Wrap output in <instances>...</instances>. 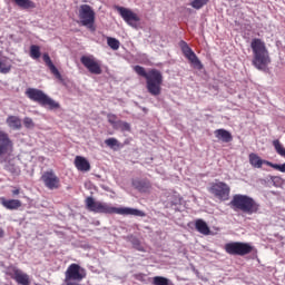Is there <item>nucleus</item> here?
<instances>
[{"instance_id":"4","label":"nucleus","mask_w":285,"mask_h":285,"mask_svg":"<svg viewBox=\"0 0 285 285\" xmlns=\"http://www.w3.org/2000/svg\"><path fill=\"white\" fill-rule=\"evenodd\" d=\"M229 204L232 208L242 210L246 215H255V213L259 212V204L248 195L236 194Z\"/></svg>"},{"instance_id":"8","label":"nucleus","mask_w":285,"mask_h":285,"mask_svg":"<svg viewBox=\"0 0 285 285\" xmlns=\"http://www.w3.org/2000/svg\"><path fill=\"white\" fill-rule=\"evenodd\" d=\"M225 250L228 255H238L239 257H244V255L253 253V247L248 243L234 242L227 243L225 245Z\"/></svg>"},{"instance_id":"33","label":"nucleus","mask_w":285,"mask_h":285,"mask_svg":"<svg viewBox=\"0 0 285 285\" xmlns=\"http://www.w3.org/2000/svg\"><path fill=\"white\" fill-rule=\"evenodd\" d=\"M107 119L109 121L110 125H112V128H117L119 120H117V115L115 114H109L107 115Z\"/></svg>"},{"instance_id":"29","label":"nucleus","mask_w":285,"mask_h":285,"mask_svg":"<svg viewBox=\"0 0 285 285\" xmlns=\"http://www.w3.org/2000/svg\"><path fill=\"white\" fill-rule=\"evenodd\" d=\"M208 1L209 0H190V6L195 10H202V8H204V6L208 3Z\"/></svg>"},{"instance_id":"17","label":"nucleus","mask_w":285,"mask_h":285,"mask_svg":"<svg viewBox=\"0 0 285 285\" xmlns=\"http://www.w3.org/2000/svg\"><path fill=\"white\" fill-rule=\"evenodd\" d=\"M1 205L7 208V210H19L21 208V200L19 199H6L0 198Z\"/></svg>"},{"instance_id":"15","label":"nucleus","mask_w":285,"mask_h":285,"mask_svg":"<svg viewBox=\"0 0 285 285\" xmlns=\"http://www.w3.org/2000/svg\"><path fill=\"white\" fill-rule=\"evenodd\" d=\"M12 279L19 285H30V276L19 268L13 269Z\"/></svg>"},{"instance_id":"28","label":"nucleus","mask_w":285,"mask_h":285,"mask_svg":"<svg viewBox=\"0 0 285 285\" xmlns=\"http://www.w3.org/2000/svg\"><path fill=\"white\" fill-rule=\"evenodd\" d=\"M30 57L31 59H39L41 57V48L37 45L30 47Z\"/></svg>"},{"instance_id":"40","label":"nucleus","mask_w":285,"mask_h":285,"mask_svg":"<svg viewBox=\"0 0 285 285\" xmlns=\"http://www.w3.org/2000/svg\"><path fill=\"white\" fill-rule=\"evenodd\" d=\"M12 195H19V189H14V190L12 191Z\"/></svg>"},{"instance_id":"19","label":"nucleus","mask_w":285,"mask_h":285,"mask_svg":"<svg viewBox=\"0 0 285 285\" xmlns=\"http://www.w3.org/2000/svg\"><path fill=\"white\" fill-rule=\"evenodd\" d=\"M214 135L216 139L224 141V144H229V141H233V135L226 129H216Z\"/></svg>"},{"instance_id":"26","label":"nucleus","mask_w":285,"mask_h":285,"mask_svg":"<svg viewBox=\"0 0 285 285\" xmlns=\"http://www.w3.org/2000/svg\"><path fill=\"white\" fill-rule=\"evenodd\" d=\"M2 52L0 51V57ZM12 70V65L6 63V60L0 59V73L8 75Z\"/></svg>"},{"instance_id":"36","label":"nucleus","mask_w":285,"mask_h":285,"mask_svg":"<svg viewBox=\"0 0 285 285\" xmlns=\"http://www.w3.org/2000/svg\"><path fill=\"white\" fill-rule=\"evenodd\" d=\"M24 128H32L35 126V121H32V118L24 117L23 118Z\"/></svg>"},{"instance_id":"32","label":"nucleus","mask_w":285,"mask_h":285,"mask_svg":"<svg viewBox=\"0 0 285 285\" xmlns=\"http://www.w3.org/2000/svg\"><path fill=\"white\" fill-rule=\"evenodd\" d=\"M273 146H274L277 155H281V157H285V148L282 145V142H279V140H274Z\"/></svg>"},{"instance_id":"5","label":"nucleus","mask_w":285,"mask_h":285,"mask_svg":"<svg viewBox=\"0 0 285 285\" xmlns=\"http://www.w3.org/2000/svg\"><path fill=\"white\" fill-rule=\"evenodd\" d=\"M26 96L31 101H36V104H39L40 106H48L49 110H59V108H61L59 102L50 98V96L46 95L41 89L28 88L26 90Z\"/></svg>"},{"instance_id":"39","label":"nucleus","mask_w":285,"mask_h":285,"mask_svg":"<svg viewBox=\"0 0 285 285\" xmlns=\"http://www.w3.org/2000/svg\"><path fill=\"white\" fill-rule=\"evenodd\" d=\"M6 232L3 230V228L0 227V239H2V237H4Z\"/></svg>"},{"instance_id":"12","label":"nucleus","mask_w":285,"mask_h":285,"mask_svg":"<svg viewBox=\"0 0 285 285\" xmlns=\"http://www.w3.org/2000/svg\"><path fill=\"white\" fill-rule=\"evenodd\" d=\"M80 62L85 66L91 75H101V61L97 60L95 56H82Z\"/></svg>"},{"instance_id":"6","label":"nucleus","mask_w":285,"mask_h":285,"mask_svg":"<svg viewBox=\"0 0 285 285\" xmlns=\"http://www.w3.org/2000/svg\"><path fill=\"white\" fill-rule=\"evenodd\" d=\"M78 17L80 19L81 26H85L89 30L95 31L96 13L92 7H90L89 4H81L79 7Z\"/></svg>"},{"instance_id":"18","label":"nucleus","mask_w":285,"mask_h":285,"mask_svg":"<svg viewBox=\"0 0 285 285\" xmlns=\"http://www.w3.org/2000/svg\"><path fill=\"white\" fill-rule=\"evenodd\" d=\"M75 166L80 173H88V170H90V163L82 156H77L75 158Z\"/></svg>"},{"instance_id":"10","label":"nucleus","mask_w":285,"mask_h":285,"mask_svg":"<svg viewBox=\"0 0 285 285\" xmlns=\"http://www.w3.org/2000/svg\"><path fill=\"white\" fill-rule=\"evenodd\" d=\"M116 10L127 26H130L131 28H137L139 26L141 18H139V14L135 13L131 9L116 7Z\"/></svg>"},{"instance_id":"3","label":"nucleus","mask_w":285,"mask_h":285,"mask_svg":"<svg viewBox=\"0 0 285 285\" xmlns=\"http://www.w3.org/2000/svg\"><path fill=\"white\" fill-rule=\"evenodd\" d=\"M250 48L253 51V66L257 70H266L268 63H271V56L268 55V49L266 48V42L259 38H254L250 42Z\"/></svg>"},{"instance_id":"14","label":"nucleus","mask_w":285,"mask_h":285,"mask_svg":"<svg viewBox=\"0 0 285 285\" xmlns=\"http://www.w3.org/2000/svg\"><path fill=\"white\" fill-rule=\"evenodd\" d=\"M13 147L14 144L12 142V139H10L8 132L0 130V157H3L6 155H9V153H12Z\"/></svg>"},{"instance_id":"21","label":"nucleus","mask_w":285,"mask_h":285,"mask_svg":"<svg viewBox=\"0 0 285 285\" xmlns=\"http://www.w3.org/2000/svg\"><path fill=\"white\" fill-rule=\"evenodd\" d=\"M132 186L136 190H139V193H148V190H150V183L148 180L135 179L132 180Z\"/></svg>"},{"instance_id":"23","label":"nucleus","mask_w":285,"mask_h":285,"mask_svg":"<svg viewBox=\"0 0 285 285\" xmlns=\"http://www.w3.org/2000/svg\"><path fill=\"white\" fill-rule=\"evenodd\" d=\"M195 227L196 230L202 235H210V228L208 227V224L204 222V219H197L195 223Z\"/></svg>"},{"instance_id":"30","label":"nucleus","mask_w":285,"mask_h":285,"mask_svg":"<svg viewBox=\"0 0 285 285\" xmlns=\"http://www.w3.org/2000/svg\"><path fill=\"white\" fill-rule=\"evenodd\" d=\"M115 130H121L122 132H130V124L124 120H118V125L116 126Z\"/></svg>"},{"instance_id":"13","label":"nucleus","mask_w":285,"mask_h":285,"mask_svg":"<svg viewBox=\"0 0 285 285\" xmlns=\"http://www.w3.org/2000/svg\"><path fill=\"white\" fill-rule=\"evenodd\" d=\"M41 180L43 181L46 188H48L49 190H57V188L61 186V180L52 170L45 171L41 176Z\"/></svg>"},{"instance_id":"31","label":"nucleus","mask_w":285,"mask_h":285,"mask_svg":"<svg viewBox=\"0 0 285 285\" xmlns=\"http://www.w3.org/2000/svg\"><path fill=\"white\" fill-rule=\"evenodd\" d=\"M107 46H109V48H111V50H117L119 48V46H121V43L119 42L118 39L112 38V37H108L107 38Z\"/></svg>"},{"instance_id":"37","label":"nucleus","mask_w":285,"mask_h":285,"mask_svg":"<svg viewBox=\"0 0 285 285\" xmlns=\"http://www.w3.org/2000/svg\"><path fill=\"white\" fill-rule=\"evenodd\" d=\"M271 181H273L274 186H278L282 184V178L279 176H272Z\"/></svg>"},{"instance_id":"27","label":"nucleus","mask_w":285,"mask_h":285,"mask_svg":"<svg viewBox=\"0 0 285 285\" xmlns=\"http://www.w3.org/2000/svg\"><path fill=\"white\" fill-rule=\"evenodd\" d=\"M154 285H175L171 283L170 279L164 277V276H156L153 279Z\"/></svg>"},{"instance_id":"38","label":"nucleus","mask_w":285,"mask_h":285,"mask_svg":"<svg viewBox=\"0 0 285 285\" xmlns=\"http://www.w3.org/2000/svg\"><path fill=\"white\" fill-rule=\"evenodd\" d=\"M6 170H9L10 173H13L14 171V167H12L10 165H7L6 166Z\"/></svg>"},{"instance_id":"1","label":"nucleus","mask_w":285,"mask_h":285,"mask_svg":"<svg viewBox=\"0 0 285 285\" xmlns=\"http://www.w3.org/2000/svg\"><path fill=\"white\" fill-rule=\"evenodd\" d=\"M85 204L87 210H89L90 213H99L102 215H132L134 217H146V213L139 209L132 207H114L111 204L97 202L91 196L86 198Z\"/></svg>"},{"instance_id":"35","label":"nucleus","mask_w":285,"mask_h":285,"mask_svg":"<svg viewBox=\"0 0 285 285\" xmlns=\"http://www.w3.org/2000/svg\"><path fill=\"white\" fill-rule=\"evenodd\" d=\"M105 144L109 148H115V146H119V140H117L116 138H108L105 140Z\"/></svg>"},{"instance_id":"34","label":"nucleus","mask_w":285,"mask_h":285,"mask_svg":"<svg viewBox=\"0 0 285 285\" xmlns=\"http://www.w3.org/2000/svg\"><path fill=\"white\" fill-rule=\"evenodd\" d=\"M267 166H269L271 168H274V170H278L279 173H285V163L282 165L267 163Z\"/></svg>"},{"instance_id":"20","label":"nucleus","mask_w":285,"mask_h":285,"mask_svg":"<svg viewBox=\"0 0 285 285\" xmlns=\"http://www.w3.org/2000/svg\"><path fill=\"white\" fill-rule=\"evenodd\" d=\"M249 164L253 168H262V166H268L271 161L262 159L257 154H249Z\"/></svg>"},{"instance_id":"25","label":"nucleus","mask_w":285,"mask_h":285,"mask_svg":"<svg viewBox=\"0 0 285 285\" xmlns=\"http://www.w3.org/2000/svg\"><path fill=\"white\" fill-rule=\"evenodd\" d=\"M129 242L132 245V247L136 248V250H139L140 253L146 252V249L144 248V245H141V240H139V238H137L135 236H130Z\"/></svg>"},{"instance_id":"2","label":"nucleus","mask_w":285,"mask_h":285,"mask_svg":"<svg viewBox=\"0 0 285 285\" xmlns=\"http://www.w3.org/2000/svg\"><path fill=\"white\" fill-rule=\"evenodd\" d=\"M134 72H136L138 77L146 79V88L149 95H153V97H159V95H161V85L164 83V75H161V71L157 69L146 71V68L136 65L134 66Z\"/></svg>"},{"instance_id":"24","label":"nucleus","mask_w":285,"mask_h":285,"mask_svg":"<svg viewBox=\"0 0 285 285\" xmlns=\"http://www.w3.org/2000/svg\"><path fill=\"white\" fill-rule=\"evenodd\" d=\"M19 8L23 10H29V8H37L32 0H13Z\"/></svg>"},{"instance_id":"16","label":"nucleus","mask_w":285,"mask_h":285,"mask_svg":"<svg viewBox=\"0 0 285 285\" xmlns=\"http://www.w3.org/2000/svg\"><path fill=\"white\" fill-rule=\"evenodd\" d=\"M42 59H43L46 66L49 68L51 75H53L56 77V79L61 80L62 79L61 72H59V69H57L55 63H52V59H50V55L43 53Z\"/></svg>"},{"instance_id":"22","label":"nucleus","mask_w":285,"mask_h":285,"mask_svg":"<svg viewBox=\"0 0 285 285\" xmlns=\"http://www.w3.org/2000/svg\"><path fill=\"white\" fill-rule=\"evenodd\" d=\"M6 122L11 130H21V118L17 116H9Z\"/></svg>"},{"instance_id":"9","label":"nucleus","mask_w":285,"mask_h":285,"mask_svg":"<svg viewBox=\"0 0 285 285\" xmlns=\"http://www.w3.org/2000/svg\"><path fill=\"white\" fill-rule=\"evenodd\" d=\"M179 47L184 57L188 59L189 63H191L194 68H196L197 70H202L204 68L202 60H199V58L197 57V53L193 51V49L190 48V46H188L186 41L181 40L179 42Z\"/></svg>"},{"instance_id":"11","label":"nucleus","mask_w":285,"mask_h":285,"mask_svg":"<svg viewBox=\"0 0 285 285\" xmlns=\"http://www.w3.org/2000/svg\"><path fill=\"white\" fill-rule=\"evenodd\" d=\"M85 277H86V269H83V267L77 264H71L65 273L66 283L81 282V279H83Z\"/></svg>"},{"instance_id":"7","label":"nucleus","mask_w":285,"mask_h":285,"mask_svg":"<svg viewBox=\"0 0 285 285\" xmlns=\"http://www.w3.org/2000/svg\"><path fill=\"white\" fill-rule=\"evenodd\" d=\"M209 193L220 202L230 199V186L224 181L213 183L209 187Z\"/></svg>"}]
</instances>
